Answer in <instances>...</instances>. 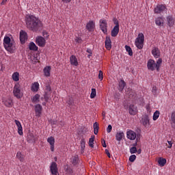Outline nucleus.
Segmentation results:
<instances>
[{
    "label": "nucleus",
    "mask_w": 175,
    "mask_h": 175,
    "mask_svg": "<svg viewBox=\"0 0 175 175\" xmlns=\"http://www.w3.org/2000/svg\"><path fill=\"white\" fill-rule=\"evenodd\" d=\"M102 146L103 147H104L105 148H106V147H107V145H106V142L105 141V139L102 140Z\"/></svg>",
    "instance_id": "obj_54"
},
{
    "label": "nucleus",
    "mask_w": 175,
    "mask_h": 175,
    "mask_svg": "<svg viewBox=\"0 0 175 175\" xmlns=\"http://www.w3.org/2000/svg\"><path fill=\"white\" fill-rule=\"evenodd\" d=\"M64 172L66 175H74L75 171L72 167H70V165H66L64 167Z\"/></svg>",
    "instance_id": "obj_13"
},
{
    "label": "nucleus",
    "mask_w": 175,
    "mask_h": 175,
    "mask_svg": "<svg viewBox=\"0 0 175 175\" xmlns=\"http://www.w3.org/2000/svg\"><path fill=\"white\" fill-rule=\"evenodd\" d=\"M93 126L94 129L99 130V124H98V122H96L95 123H94Z\"/></svg>",
    "instance_id": "obj_52"
},
{
    "label": "nucleus",
    "mask_w": 175,
    "mask_h": 175,
    "mask_svg": "<svg viewBox=\"0 0 175 175\" xmlns=\"http://www.w3.org/2000/svg\"><path fill=\"white\" fill-rule=\"evenodd\" d=\"M32 64H38L39 62V60L38 59V57L33 56V58L31 59Z\"/></svg>",
    "instance_id": "obj_44"
},
{
    "label": "nucleus",
    "mask_w": 175,
    "mask_h": 175,
    "mask_svg": "<svg viewBox=\"0 0 175 175\" xmlns=\"http://www.w3.org/2000/svg\"><path fill=\"white\" fill-rule=\"evenodd\" d=\"M47 142L51 146V151L54 152V144L55 143V139H54V137H49L47 139Z\"/></svg>",
    "instance_id": "obj_19"
},
{
    "label": "nucleus",
    "mask_w": 175,
    "mask_h": 175,
    "mask_svg": "<svg viewBox=\"0 0 175 175\" xmlns=\"http://www.w3.org/2000/svg\"><path fill=\"white\" fill-rule=\"evenodd\" d=\"M16 158H18V159H19L21 162L24 161V156H23V154H21V152H18L16 153Z\"/></svg>",
    "instance_id": "obj_38"
},
{
    "label": "nucleus",
    "mask_w": 175,
    "mask_h": 175,
    "mask_svg": "<svg viewBox=\"0 0 175 175\" xmlns=\"http://www.w3.org/2000/svg\"><path fill=\"white\" fill-rule=\"evenodd\" d=\"M126 86V83H125V81L123 79H121L119 81V91L120 92H122L124 91V88Z\"/></svg>",
    "instance_id": "obj_25"
},
{
    "label": "nucleus",
    "mask_w": 175,
    "mask_h": 175,
    "mask_svg": "<svg viewBox=\"0 0 175 175\" xmlns=\"http://www.w3.org/2000/svg\"><path fill=\"white\" fill-rule=\"evenodd\" d=\"M51 175H59V172L55 173V174H51Z\"/></svg>",
    "instance_id": "obj_64"
},
{
    "label": "nucleus",
    "mask_w": 175,
    "mask_h": 175,
    "mask_svg": "<svg viewBox=\"0 0 175 175\" xmlns=\"http://www.w3.org/2000/svg\"><path fill=\"white\" fill-rule=\"evenodd\" d=\"M152 55L154 58H159L161 57V51L158 47H153L152 49Z\"/></svg>",
    "instance_id": "obj_12"
},
{
    "label": "nucleus",
    "mask_w": 175,
    "mask_h": 175,
    "mask_svg": "<svg viewBox=\"0 0 175 175\" xmlns=\"http://www.w3.org/2000/svg\"><path fill=\"white\" fill-rule=\"evenodd\" d=\"M135 160H136V155L133 154V155L130 156V157H129L130 162H135Z\"/></svg>",
    "instance_id": "obj_45"
},
{
    "label": "nucleus",
    "mask_w": 175,
    "mask_h": 175,
    "mask_svg": "<svg viewBox=\"0 0 175 175\" xmlns=\"http://www.w3.org/2000/svg\"><path fill=\"white\" fill-rule=\"evenodd\" d=\"M144 43V34L139 33L135 39V44H143Z\"/></svg>",
    "instance_id": "obj_8"
},
{
    "label": "nucleus",
    "mask_w": 175,
    "mask_h": 175,
    "mask_svg": "<svg viewBox=\"0 0 175 175\" xmlns=\"http://www.w3.org/2000/svg\"><path fill=\"white\" fill-rule=\"evenodd\" d=\"M165 10H166V6L162 4L157 5L154 9V12L157 14H159V13H162V12H165Z\"/></svg>",
    "instance_id": "obj_7"
},
{
    "label": "nucleus",
    "mask_w": 175,
    "mask_h": 175,
    "mask_svg": "<svg viewBox=\"0 0 175 175\" xmlns=\"http://www.w3.org/2000/svg\"><path fill=\"white\" fill-rule=\"evenodd\" d=\"M125 135L124 134L123 132H118L116 133V139L118 142H121L122 140V139H124Z\"/></svg>",
    "instance_id": "obj_27"
},
{
    "label": "nucleus",
    "mask_w": 175,
    "mask_h": 175,
    "mask_svg": "<svg viewBox=\"0 0 175 175\" xmlns=\"http://www.w3.org/2000/svg\"><path fill=\"white\" fill-rule=\"evenodd\" d=\"M12 77L14 81H18L20 80V73L15 72L12 74Z\"/></svg>",
    "instance_id": "obj_32"
},
{
    "label": "nucleus",
    "mask_w": 175,
    "mask_h": 175,
    "mask_svg": "<svg viewBox=\"0 0 175 175\" xmlns=\"http://www.w3.org/2000/svg\"><path fill=\"white\" fill-rule=\"evenodd\" d=\"M67 103L69 106H75V101H73V98H70L67 101Z\"/></svg>",
    "instance_id": "obj_41"
},
{
    "label": "nucleus",
    "mask_w": 175,
    "mask_h": 175,
    "mask_svg": "<svg viewBox=\"0 0 175 175\" xmlns=\"http://www.w3.org/2000/svg\"><path fill=\"white\" fill-rule=\"evenodd\" d=\"M112 129H113V126H111V124L108 125V126L107 128V133H110V132H111Z\"/></svg>",
    "instance_id": "obj_50"
},
{
    "label": "nucleus",
    "mask_w": 175,
    "mask_h": 175,
    "mask_svg": "<svg viewBox=\"0 0 175 175\" xmlns=\"http://www.w3.org/2000/svg\"><path fill=\"white\" fill-rule=\"evenodd\" d=\"M14 122L18 128V133L20 135V136H23V126H21V122L20 121L15 120Z\"/></svg>",
    "instance_id": "obj_15"
},
{
    "label": "nucleus",
    "mask_w": 175,
    "mask_h": 175,
    "mask_svg": "<svg viewBox=\"0 0 175 175\" xmlns=\"http://www.w3.org/2000/svg\"><path fill=\"white\" fill-rule=\"evenodd\" d=\"M91 57H92V53H89L88 58H91Z\"/></svg>",
    "instance_id": "obj_63"
},
{
    "label": "nucleus",
    "mask_w": 175,
    "mask_h": 175,
    "mask_svg": "<svg viewBox=\"0 0 175 175\" xmlns=\"http://www.w3.org/2000/svg\"><path fill=\"white\" fill-rule=\"evenodd\" d=\"M13 94L14 96H15V98H16L17 99H21V98H23L24 94L21 91V86L20 85V83H15L13 88Z\"/></svg>",
    "instance_id": "obj_3"
},
{
    "label": "nucleus",
    "mask_w": 175,
    "mask_h": 175,
    "mask_svg": "<svg viewBox=\"0 0 175 175\" xmlns=\"http://www.w3.org/2000/svg\"><path fill=\"white\" fill-rule=\"evenodd\" d=\"M98 79H99V80H100L101 81H102V80H103V72H102V70H100V71H99Z\"/></svg>",
    "instance_id": "obj_47"
},
{
    "label": "nucleus",
    "mask_w": 175,
    "mask_h": 175,
    "mask_svg": "<svg viewBox=\"0 0 175 175\" xmlns=\"http://www.w3.org/2000/svg\"><path fill=\"white\" fill-rule=\"evenodd\" d=\"M127 138H129L130 140H135L136 139V133L133 131H129L126 133Z\"/></svg>",
    "instance_id": "obj_20"
},
{
    "label": "nucleus",
    "mask_w": 175,
    "mask_h": 175,
    "mask_svg": "<svg viewBox=\"0 0 175 175\" xmlns=\"http://www.w3.org/2000/svg\"><path fill=\"white\" fill-rule=\"evenodd\" d=\"M126 94H128L129 98L130 99H135V98H136V92H135V90H133L132 89L129 90V92H127Z\"/></svg>",
    "instance_id": "obj_29"
},
{
    "label": "nucleus",
    "mask_w": 175,
    "mask_h": 175,
    "mask_svg": "<svg viewBox=\"0 0 175 175\" xmlns=\"http://www.w3.org/2000/svg\"><path fill=\"white\" fill-rule=\"evenodd\" d=\"M130 152L131 154H136V152H137V148H136L135 146L131 148Z\"/></svg>",
    "instance_id": "obj_42"
},
{
    "label": "nucleus",
    "mask_w": 175,
    "mask_h": 175,
    "mask_svg": "<svg viewBox=\"0 0 175 175\" xmlns=\"http://www.w3.org/2000/svg\"><path fill=\"white\" fill-rule=\"evenodd\" d=\"M36 44H45L46 40L42 36H38L36 38Z\"/></svg>",
    "instance_id": "obj_23"
},
{
    "label": "nucleus",
    "mask_w": 175,
    "mask_h": 175,
    "mask_svg": "<svg viewBox=\"0 0 175 175\" xmlns=\"http://www.w3.org/2000/svg\"><path fill=\"white\" fill-rule=\"evenodd\" d=\"M78 159H79V158L77 157H74L72 158V165H74V166H76V165H77Z\"/></svg>",
    "instance_id": "obj_43"
},
{
    "label": "nucleus",
    "mask_w": 175,
    "mask_h": 175,
    "mask_svg": "<svg viewBox=\"0 0 175 175\" xmlns=\"http://www.w3.org/2000/svg\"><path fill=\"white\" fill-rule=\"evenodd\" d=\"M105 154L107 155L108 158H110V152H109V150H105Z\"/></svg>",
    "instance_id": "obj_55"
},
{
    "label": "nucleus",
    "mask_w": 175,
    "mask_h": 175,
    "mask_svg": "<svg viewBox=\"0 0 175 175\" xmlns=\"http://www.w3.org/2000/svg\"><path fill=\"white\" fill-rule=\"evenodd\" d=\"M137 154H142V149L137 150Z\"/></svg>",
    "instance_id": "obj_62"
},
{
    "label": "nucleus",
    "mask_w": 175,
    "mask_h": 175,
    "mask_svg": "<svg viewBox=\"0 0 175 175\" xmlns=\"http://www.w3.org/2000/svg\"><path fill=\"white\" fill-rule=\"evenodd\" d=\"M118 32H120V27H118V26H114L111 31V36L113 38H116V36L118 35Z\"/></svg>",
    "instance_id": "obj_21"
},
{
    "label": "nucleus",
    "mask_w": 175,
    "mask_h": 175,
    "mask_svg": "<svg viewBox=\"0 0 175 175\" xmlns=\"http://www.w3.org/2000/svg\"><path fill=\"white\" fill-rule=\"evenodd\" d=\"M95 96H96V89L92 88V92H91V94H90V98H91V99H94V98H95Z\"/></svg>",
    "instance_id": "obj_40"
},
{
    "label": "nucleus",
    "mask_w": 175,
    "mask_h": 175,
    "mask_svg": "<svg viewBox=\"0 0 175 175\" xmlns=\"http://www.w3.org/2000/svg\"><path fill=\"white\" fill-rule=\"evenodd\" d=\"M62 2H64L65 3H69V2H70V1L72 0H62Z\"/></svg>",
    "instance_id": "obj_58"
},
{
    "label": "nucleus",
    "mask_w": 175,
    "mask_h": 175,
    "mask_svg": "<svg viewBox=\"0 0 175 175\" xmlns=\"http://www.w3.org/2000/svg\"><path fill=\"white\" fill-rule=\"evenodd\" d=\"M105 49H107V50L111 49V44H105Z\"/></svg>",
    "instance_id": "obj_53"
},
{
    "label": "nucleus",
    "mask_w": 175,
    "mask_h": 175,
    "mask_svg": "<svg viewBox=\"0 0 175 175\" xmlns=\"http://www.w3.org/2000/svg\"><path fill=\"white\" fill-rule=\"evenodd\" d=\"M12 39H13L12 36H5L3 38V44H12Z\"/></svg>",
    "instance_id": "obj_24"
},
{
    "label": "nucleus",
    "mask_w": 175,
    "mask_h": 175,
    "mask_svg": "<svg viewBox=\"0 0 175 175\" xmlns=\"http://www.w3.org/2000/svg\"><path fill=\"white\" fill-rule=\"evenodd\" d=\"M6 2H8V0H3L1 3V5H5V3H6Z\"/></svg>",
    "instance_id": "obj_59"
},
{
    "label": "nucleus",
    "mask_w": 175,
    "mask_h": 175,
    "mask_svg": "<svg viewBox=\"0 0 175 175\" xmlns=\"http://www.w3.org/2000/svg\"><path fill=\"white\" fill-rule=\"evenodd\" d=\"M155 24L157 27H163L165 24V19L162 16H159L155 19Z\"/></svg>",
    "instance_id": "obj_11"
},
{
    "label": "nucleus",
    "mask_w": 175,
    "mask_h": 175,
    "mask_svg": "<svg viewBox=\"0 0 175 175\" xmlns=\"http://www.w3.org/2000/svg\"><path fill=\"white\" fill-rule=\"evenodd\" d=\"M160 114H161V113L159 112V111L157 110V111L153 113V117H152L153 121H157V120H158V118H159Z\"/></svg>",
    "instance_id": "obj_36"
},
{
    "label": "nucleus",
    "mask_w": 175,
    "mask_h": 175,
    "mask_svg": "<svg viewBox=\"0 0 175 175\" xmlns=\"http://www.w3.org/2000/svg\"><path fill=\"white\" fill-rule=\"evenodd\" d=\"M166 146L168 148H172L173 146V142L172 141H167V144H166Z\"/></svg>",
    "instance_id": "obj_49"
},
{
    "label": "nucleus",
    "mask_w": 175,
    "mask_h": 175,
    "mask_svg": "<svg viewBox=\"0 0 175 175\" xmlns=\"http://www.w3.org/2000/svg\"><path fill=\"white\" fill-rule=\"evenodd\" d=\"M19 39L22 44H25V42L28 40V34L24 30H21L19 33Z\"/></svg>",
    "instance_id": "obj_4"
},
{
    "label": "nucleus",
    "mask_w": 175,
    "mask_h": 175,
    "mask_svg": "<svg viewBox=\"0 0 175 175\" xmlns=\"http://www.w3.org/2000/svg\"><path fill=\"white\" fill-rule=\"evenodd\" d=\"M29 49L31 51H38V46H36V44H29Z\"/></svg>",
    "instance_id": "obj_39"
},
{
    "label": "nucleus",
    "mask_w": 175,
    "mask_h": 175,
    "mask_svg": "<svg viewBox=\"0 0 175 175\" xmlns=\"http://www.w3.org/2000/svg\"><path fill=\"white\" fill-rule=\"evenodd\" d=\"M3 46L9 53H14V50H16V46L14 44H4Z\"/></svg>",
    "instance_id": "obj_16"
},
{
    "label": "nucleus",
    "mask_w": 175,
    "mask_h": 175,
    "mask_svg": "<svg viewBox=\"0 0 175 175\" xmlns=\"http://www.w3.org/2000/svg\"><path fill=\"white\" fill-rule=\"evenodd\" d=\"M113 22L115 24V27H120V24L118 23V20H117L116 18H113Z\"/></svg>",
    "instance_id": "obj_46"
},
{
    "label": "nucleus",
    "mask_w": 175,
    "mask_h": 175,
    "mask_svg": "<svg viewBox=\"0 0 175 175\" xmlns=\"http://www.w3.org/2000/svg\"><path fill=\"white\" fill-rule=\"evenodd\" d=\"M166 20L168 27H173V25H174L175 19L173 18V16H167Z\"/></svg>",
    "instance_id": "obj_18"
},
{
    "label": "nucleus",
    "mask_w": 175,
    "mask_h": 175,
    "mask_svg": "<svg viewBox=\"0 0 175 175\" xmlns=\"http://www.w3.org/2000/svg\"><path fill=\"white\" fill-rule=\"evenodd\" d=\"M142 122L145 128L150 126V119L148 118V116L144 117L142 120Z\"/></svg>",
    "instance_id": "obj_22"
},
{
    "label": "nucleus",
    "mask_w": 175,
    "mask_h": 175,
    "mask_svg": "<svg viewBox=\"0 0 175 175\" xmlns=\"http://www.w3.org/2000/svg\"><path fill=\"white\" fill-rule=\"evenodd\" d=\"M51 174L58 173V165L55 162H52L50 165Z\"/></svg>",
    "instance_id": "obj_9"
},
{
    "label": "nucleus",
    "mask_w": 175,
    "mask_h": 175,
    "mask_svg": "<svg viewBox=\"0 0 175 175\" xmlns=\"http://www.w3.org/2000/svg\"><path fill=\"white\" fill-rule=\"evenodd\" d=\"M162 64V59L159 58L157 63H155V60L154 59H149L147 63V66L148 70L154 71L155 69H157V72H159V69L161 68V65Z\"/></svg>",
    "instance_id": "obj_2"
},
{
    "label": "nucleus",
    "mask_w": 175,
    "mask_h": 175,
    "mask_svg": "<svg viewBox=\"0 0 175 175\" xmlns=\"http://www.w3.org/2000/svg\"><path fill=\"white\" fill-rule=\"evenodd\" d=\"M99 130L94 129V135H98V132Z\"/></svg>",
    "instance_id": "obj_61"
},
{
    "label": "nucleus",
    "mask_w": 175,
    "mask_h": 175,
    "mask_svg": "<svg viewBox=\"0 0 175 175\" xmlns=\"http://www.w3.org/2000/svg\"><path fill=\"white\" fill-rule=\"evenodd\" d=\"M70 62L72 66H78L79 62L77 61V57H76V55H71L70 57Z\"/></svg>",
    "instance_id": "obj_17"
},
{
    "label": "nucleus",
    "mask_w": 175,
    "mask_h": 175,
    "mask_svg": "<svg viewBox=\"0 0 175 175\" xmlns=\"http://www.w3.org/2000/svg\"><path fill=\"white\" fill-rule=\"evenodd\" d=\"M100 28L103 33H107V22L105 19H100Z\"/></svg>",
    "instance_id": "obj_5"
},
{
    "label": "nucleus",
    "mask_w": 175,
    "mask_h": 175,
    "mask_svg": "<svg viewBox=\"0 0 175 175\" xmlns=\"http://www.w3.org/2000/svg\"><path fill=\"white\" fill-rule=\"evenodd\" d=\"M42 110H43V108L42 107V105H40V104H37L35 105L36 117H40V116H42Z\"/></svg>",
    "instance_id": "obj_14"
},
{
    "label": "nucleus",
    "mask_w": 175,
    "mask_h": 175,
    "mask_svg": "<svg viewBox=\"0 0 175 175\" xmlns=\"http://www.w3.org/2000/svg\"><path fill=\"white\" fill-rule=\"evenodd\" d=\"M85 149V139L83 138L81 140V153L84 154V150Z\"/></svg>",
    "instance_id": "obj_31"
},
{
    "label": "nucleus",
    "mask_w": 175,
    "mask_h": 175,
    "mask_svg": "<svg viewBox=\"0 0 175 175\" xmlns=\"http://www.w3.org/2000/svg\"><path fill=\"white\" fill-rule=\"evenodd\" d=\"M166 159L165 158H162V157H160L158 160V163L159 165V166H161V167L165 166V165H166Z\"/></svg>",
    "instance_id": "obj_34"
},
{
    "label": "nucleus",
    "mask_w": 175,
    "mask_h": 175,
    "mask_svg": "<svg viewBox=\"0 0 175 175\" xmlns=\"http://www.w3.org/2000/svg\"><path fill=\"white\" fill-rule=\"evenodd\" d=\"M5 106H6L7 107H12V106H13V100L12 99V98H8L5 103H4Z\"/></svg>",
    "instance_id": "obj_33"
},
{
    "label": "nucleus",
    "mask_w": 175,
    "mask_h": 175,
    "mask_svg": "<svg viewBox=\"0 0 175 175\" xmlns=\"http://www.w3.org/2000/svg\"><path fill=\"white\" fill-rule=\"evenodd\" d=\"M26 28L33 32H40L43 29V23L33 15L27 14L25 17Z\"/></svg>",
    "instance_id": "obj_1"
},
{
    "label": "nucleus",
    "mask_w": 175,
    "mask_h": 175,
    "mask_svg": "<svg viewBox=\"0 0 175 175\" xmlns=\"http://www.w3.org/2000/svg\"><path fill=\"white\" fill-rule=\"evenodd\" d=\"M40 100V95L36 94L34 96L31 98V102L33 103H38Z\"/></svg>",
    "instance_id": "obj_30"
},
{
    "label": "nucleus",
    "mask_w": 175,
    "mask_h": 175,
    "mask_svg": "<svg viewBox=\"0 0 175 175\" xmlns=\"http://www.w3.org/2000/svg\"><path fill=\"white\" fill-rule=\"evenodd\" d=\"M154 92H157V87H154L152 88V92H154Z\"/></svg>",
    "instance_id": "obj_60"
},
{
    "label": "nucleus",
    "mask_w": 175,
    "mask_h": 175,
    "mask_svg": "<svg viewBox=\"0 0 175 175\" xmlns=\"http://www.w3.org/2000/svg\"><path fill=\"white\" fill-rule=\"evenodd\" d=\"M86 51L89 54H92V49H88Z\"/></svg>",
    "instance_id": "obj_57"
},
{
    "label": "nucleus",
    "mask_w": 175,
    "mask_h": 175,
    "mask_svg": "<svg viewBox=\"0 0 175 175\" xmlns=\"http://www.w3.org/2000/svg\"><path fill=\"white\" fill-rule=\"evenodd\" d=\"M86 29H88L89 32L94 31V29H95V22L90 21L86 25Z\"/></svg>",
    "instance_id": "obj_10"
},
{
    "label": "nucleus",
    "mask_w": 175,
    "mask_h": 175,
    "mask_svg": "<svg viewBox=\"0 0 175 175\" xmlns=\"http://www.w3.org/2000/svg\"><path fill=\"white\" fill-rule=\"evenodd\" d=\"M31 90L33 92H38L39 91V83L35 82L32 83Z\"/></svg>",
    "instance_id": "obj_28"
},
{
    "label": "nucleus",
    "mask_w": 175,
    "mask_h": 175,
    "mask_svg": "<svg viewBox=\"0 0 175 175\" xmlns=\"http://www.w3.org/2000/svg\"><path fill=\"white\" fill-rule=\"evenodd\" d=\"M111 44V40L110 39V37H107L105 39V44Z\"/></svg>",
    "instance_id": "obj_48"
},
{
    "label": "nucleus",
    "mask_w": 175,
    "mask_h": 175,
    "mask_svg": "<svg viewBox=\"0 0 175 175\" xmlns=\"http://www.w3.org/2000/svg\"><path fill=\"white\" fill-rule=\"evenodd\" d=\"M44 75L46 76V77H50V72H51V66H46L44 68Z\"/></svg>",
    "instance_id": "obj_26"
},
{
    "label": "nucleus",
    "mask_w": 175,
    "mask_h": 175,
    "mask_svg": "<svg viewBox=\"0 0 175 175\" xmlns=\"http://www.w3.org/2000/svg\"><path fill=\"white\" fill-rule=\"evenodd\" d=\"M75 42L77 43H81L83 42V40H81V38H80V37H76Z\"/></svg>",
    "instance_id": "obj_51"
},
{
    "label": "nucleus",
    "mask_w": 175,
    "mask_h": 175,
    "mask_svg": "<svg viewBox=\"0 0 175 175\" xmlns=\"http://www.w3.org/2000/svg\"><path fill=\"white\" fill-rule=\"evenodd\" d=\"M136 46L137 49H139V50H142V49H143V46H144L143 44H137Z\"/></svg>",
    "instance_id": "obj_56"
},
{
    "label": "nucleus",
    "mask_w": 175,
    "mask_h": 175,
    "mask_svg": "<svg viewBox=\"0 0 175 175\" xmlns=\"http://www.w3.org/2000/svg\"><path fill=\"white\" fill-rule=\"evenodd\" d=\"M129 113L131 116H136L137 114V107L133 104H131L129 107Z\"/></svg>",
    "instance_id": "obj_6"
},
{
    "label": "nucleus",
    "mask_w": 175,
    "mask_h": 175,
    "mask_svg": "<svg viewBox=\"0 0 175 175\" xmlns=\"http://www.w3.org/2000/svg\"><path fill=\"white\" fill-rule=\"evenodd\" d=\"M125 49H126V51H127L129 55H130V57H132V55H133V51H132V48H131V46H129L128 45H126Z\"/></svg>",
    "instance_id": "obj_35"
},
{
    "label": "nucleus",
    "mask_w": 175,
    "mask_h": 175,
    "mask_svg": "<svg viewBox=\"0 0 175 175\" xmlns=\"http://www.w3.org/2000/svg\"><path fill=\"white\" fill-rule=\"evenodd\" d=\"M94 140H95V135H92L91 138L89 139V146L92 148H94Z\"/></svg>",
    "instance_id": "obj_37"
}]
</instances>
